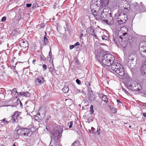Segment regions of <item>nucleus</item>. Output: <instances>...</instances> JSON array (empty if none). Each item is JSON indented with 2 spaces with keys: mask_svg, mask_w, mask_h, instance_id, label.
I'll return each instance as SVG.
<instances>
[{
  "mask_svg": "<svg viewBox=\"0 0 146 146\" xmlns=\"http://www.w3.org/2000/svg\"><path fill=\"white\" fill-rule=\"evenodd\" d=\"M96 57L97 60L103 66L110 65L115 59L114 56L112 54L105 52L98 53Z\"/></svg>",
  "mask_w": 146,
  "mask_h": 146,
  "instance_id": "f257e3e1",
  "label": "nucleus"
},
{
  "mask_svg": "<svg viewBox=\"0 0 146 146\" xmlns=\"http://www.w3.org/2000/svg\"><path fill=\"white\" fill-rule=\"evenodd\" d=\"M111 69L119 76H122L124 74V70L121 65L116 61H114L111 65Z\"/></svg>",
  "mask_w": 146,
  "mask_h": 146,
  "instance_id": "f03ea898",
  "label": "nucleus"
},
{
  "mask_svg": "<svg viewBox=\"0 0 146 146\" xmlns=\"http://www.w3.org/2000/svg\"><path fill=\"white\" fill-rule=\"evenodd\" d=\"M60 133L57 130H53L51 133V140L50 145L55 143H60V139L59 138Z\"/></svg>",
  "mask_w": 146,
  "mask_h": 146,
  "instance_id": "7ed1b4c3",
  "label": "nucleus"
},
{
  "mask_svg": "<svg viewBox=\"0 0 146 146\" xmlns=\"http://www.w3.org/2000/svg\"><path fill=\"white\" fill-rule=\"evenodd\" d=\"M44 79L40 76H38L35 80V82L37 86H40L44 83Z\"/></svg>",
  "mask_w": 146,
  "mask_h": 146,
  "instance_id": "20e7f679",
  "label": "nucleus"
},
{
  "mask_svg": "<svg viewBox=\"0 0 146 146\" xmlns=\"http://www.w3.org/2000/svg\"><path fill=\"white\" fill-rule=\"evenodd\" d=\"M20 114V113L17 111H16L11 116L12 122L13 123L17 122V119Z\"/></svg>",
  "mask_w": 146,
  "mask_h": 146,
  "instance_id": "39448f33",
  "label": "nucleus"
},
{
  "mask_svg": "<svg viewBox=\"0 0 146 146\" xmlns=\"http://www.w3.org/2000/svg\"><path fill=\"white\" fill-rule=\"evenodd\" d=\"M28 45L29 44L27 41H23L20 44V46L25 50H27L28 48Z\"/></svg>",
  "mask_w": 146,
  "mask_h": 146,
  "instance_id": "423d86ee",
  "label": "nucleus"
},
{
  "mask_svg": "<svg viewBox=\"0 0 146 146\" xmlns=\"http://www.w3.org/2000/svg\"><path fill=\"white\" fill-rule=\"evenodd\" d=\"M24 133V136H29L32 134V132L28 129L25 128Z\"/></svg>",
  "mask_w": 146,
  "mask_h": 146,
  "instance_id": "0eeeda50",
  "label": "nucleus"
},
{
  "mask_svg": "<svg viewBox=\"0 0 146 146\" xmlns=\"http://www.w3.org/2000/svg\"><path fill=\"white\" fill-rule=\"evenodd\" d=\"M24 128H21L19 129H18L17 130V132L18 133V134L21 136H24V134L25 132Z\"/></svg>",
  "mask_w": 146,
  "mask_h": 146,
  "instance_id": "6e6552de",
  "label": "nucleus"
},
{
  "mask_svg": "<svg viewBox=\"0 0 146 146\" xmlns=\"http://www.w3.org/2000/svg\"><path fill=\"white\" fill-rule=\"evenodd\" d=\"M19 94L21 96L23 95L26 97H29L30 96V93L27 92H19Z\"/></svg>",
  "mask_w": 146,
  "mask_h": 146,
  "instance_id": "1a4fd4ad",
  "label": "nucleus"
},
{
  "mask_svg": "<svg viewBox=\"0 0 146 146\" xmlns=\"http://www.w3.org/2000/svg\"><path fill=\"white\" fill-rule=\"evenodd\" d=\"M123 1H124L125 2V5H123L124 6V8L125 9L129 10L130 9V6L128 3V2L126 1V0H123Z\"/></svg>",
  "mask_w": 146,
  "mask_h": 146,
  "instance_id": "9d476101",
  "label": "nucleus"
},
{
  "mask_svg": "<svg viewBox=\"0 0 146 146\" xmlns=\"http://www.w3.org/2000/svg\"><path fill=\"white\" fill-rule=\"evenodd\" d=\"M89 29L90 30V33L93 35L96 38H97V36L94 33V29H92V28L91 27H90Z\"/></svg>",
  "mask_w": 146,
  "mask_h": 146,
  "instance_id": "9b49d317",
  "label": "nucleus"
},
{
  "mask_svg": "<svg viewBox=\"0 0 146 146\" xmlns=\"http://www.w3.org/2000/svg\"><path fill=\"white\" fill-rule=\"evenodd\" d=\"M89 97V99L91 101H93L95 98V95L93 94H91L90 93Z\"/></svg>",
  "mask_w": 146,
  "mask_h": 146,
  "instance_id": "f8f14e48",
  "label": "nucleus"
},
{
  "mask_svg": "<svg viewBox=\"0 0 146 146\" xmlns=\"http://www.w3.org/2000/svg\"><path fill=\"white\" fill-rule=\"evenodd\" d=\"M102 2V5L105 6L108 5L109 0H101Z\"/></svg>",
  "mask_w": 146,
  "mask_h": 146,
  "instance_id": "ddd939ff",
  "label": "nucleus"
},
{
  "mask_svg": "<svg viewBox=\"0 0 146 146\" xmlns=\"http://www.w3.org/2000/svg\"><path fill=\"white\" fill-rule=\"evenodd\" d=\"M138 86H140L137 83H136V85L135 86V87L132 88V91H139L141 89L139 88Z\"/></svg>",
  "mask_w": 146,
  "mask_h": 146,
  "instance_id": "4468645a",
  "label": "nucleus"
},
{
  "mask_svg": "<svg viewBox=\"0 0 146 146\" xmlns=\"http://www.w3.org/2000/svg\"><path fill=\"white\" fill-rule=\"evenodd\" d=\"M9 90L11 92V94L12 96L15 95L16 94V93H17L18 95L19 94V93L17 92V91L16 89L15 88L13 89L12 91H11L10 90Z\"/></svg>",
  "mask_w": 146,
  "mask_h": 146,
  "instance_id": "2eb2a0df",
  "label": "nucleus"
},
{
  "mask_svg": "<svg viewBox=\"0 0 146 146\" xmlns=\"http://www.w3.org/2000/svg\"><path fill=\"white\" fill-rule=\"evenodd\" d=\"M44 45H46L48 44V41L47 38L46 37V36H45L44 37Z\"/></svg>",
  "mask_w": 146,
  "mask_h": 146,
  "instance_id": "dca6fc26",
  "label": "nucleus"
},
{
  "mask_svg": "<svg viewBox=\"0 0 146 146\" xmlns=\"http://www.w3.org/2000/svg\"><path fill=\"white\" fill-rule=\"evenodd\" d=\"M80 143L78 141H76L72 144L71 146H79Z\"/></svg>",
  "mask_w": 146,
  "mask_h": 146,
  "instance_id": "f3484780",
  "label": "nucleus"
},
{
  "mask_svg": "<svg viewBox=\"0 0 146 146\" xmlns=\"http://www.w3.org/2000/svg\"><path fill=\"white\" fill-rule=\"evenodd\" d=\"M69 90V88L68 86H65L62 89V91L65 93L68 92Z\"/></svg>",
  "mask_w": 146,
  "mask_h": 146,
  "instance_id": "a211bd4d",
  "label": "nucleus"
},
{
  "mask_svg": "<svg viewBox=\"0 0 146 146\" xmlns=\"http://www.w3.org/2000/svg\"><path fill=\"white\" fill-rule=\"evenodd\" d=\"M101 99L102 101H104L106 103L108 102V98L105 95Z\"/></svg>",
  "mask_w": 146,
  "mask_h": 146,
  "instance_id": "6ab92c4d",
  "label": "nucleus"
},
{
  "mask_svg": "<svg viewBox=\"0 0 146 146\" xmlns=\"http://www.w3.org/2000/svg\"><path fill=\"white\" fill-rule=\"evenodd\" d=\"M90 112L91 115L92 114L94 113V111L93 110V106L92 105H91L90 106Z\"/></svg>",
  "mask_w": 146,
  "mask_h": 146,
  "instance_id": "aec40b11",
  "label": "nucleus"
},
{
  "mask_svg": "<svg viewBox=\"0 0 146 146\" xmlns=\"http://www.w3.org/2000/svg\"><path fill=\"white\" fill-rule=\"evenodd\" d=\"M74 91L76 94L81 92V90H78L76 88L74 87Z\"/></svg>",
  "mask_w": 146,
  "mask_h": 146,
  "instance_id": "412c9836",
  "label": "nucleus"
},
{
  "mask_svg": "<svg viewBox=\"0 0 146 146\" xmlns=\"http://www.w3.org/2000/svg\"><path fill=\"white\" fill-rule=\"evenodd\" d=\"M95 129L93 127H92L91 128V129H89V132L92 133H95Z\"/></svg>",
  "mask_w": 146,
  "mask_h": 146,
  "instance_id": "4be33fe9",
  "label": "nucleus"
},
{
  "mask_svg": "<svg viewBox=\"0 0 146 146\" xmlns=\"http://www.w3.org/2000/svg\"><path fill=\"white\" fill-rule=\"evenodd\" d=\"M144 68V66H142V67L141 69V73H142V74L143 75H144L145 74V73H146L145 71H146V70L145 71L143 70Z\"/></svg>",
  "mask_w": 146,
  "mask_h": 146,
  "instance_id": "5701e85b",
  "label": "nucleus"
},
{
  "mask_svg": "<svg viewBox=\"0 0 146 146\" xmlns=\"http://www.w3.org/2000/svg\"><path fill=\"white\" fill-rule=\"evenodd\" d=\"M49 146H60V143H55L52 144L50 145Z\"/></svg>",
  "mask_w": 146,
  "mask_h": 146,
  "instance_id": "b1692460",
  "label": "nucleus"
},
{
  "mask_svg": "<svg viewBox=\"0 0 146 146\" xmlns=\"http://www.w3.org/2000/svg\"><path fill=\"white\" fill-rule=\"evenodd\" d=\"M38 7L37 3L35 2L34 3L33 5V8H36Z\"/></svg>",
  "mask_w": 146,
  "mask_h": 146,
  "instance_id": "393cba45",
  "label": "nucleus"
},
{
  "mask_svg": "<svg viewBox=\"0 0 146 146\" xmlns=\"http://www.w3.org/2000/svg\"><path fill=\"white\" fill-rule=\"evenodd\" d=\"M0 121L1 122V125H4L7 122L6 121H5V119H2V120H0Z\"/></svg>",
  "mask_w": 146,
  "mask_h": 146,
  "instance_id": "a878e982",
  "label": "nucleus"
},
{
  "mask_svg": "<svg viewBox=\"0 0 146 146\" xmlns=\"http://www.w3.org/2000/svg\"><path fill=\"white\" fill-rule=\"evenodd\" d=\"M97 94L98 95L99 97H100L101 98V99L104 95V94H102L100 93H98Z\"/></svg>",
  "mask_w": 146,
  "mask_h": 146,
  "instance_id": "bb28decb",
  "label": "nucleus"
},
{
  "mask_svg": "<svg viewBox=\"0 0 146 146\" xmlns=\"http://www.w3.org/2000/svg\"><path fill=\"white\" fill-rule=\"evenodd\" d=\"M102 39L103 40H107L108 39V36L105 35H104L102 36Z\"/></svg>",
  "mask_w": 146,
  "mask_h": 146,
  "instance_id": "cd10ccee",
  "label": "nucleus"
},
{
  "mask_svg": "<svg viewBox=\"0 0 146 146\" xmlns=\"http://www.w3.org/2000/svg\"><path fill=\"white\" fill-rule=\"evenodd\" d=\"M127 34V33H123L122 35H120V38L122 40V38L124 37V36H125Z\"/></svg>",
  "mask_w": 146,
  "mask_h": 146,
  "instance_id": "c85d7f7f",
  "label": "nucleus"
},
{
  "mask_svg": "<svg viewBox=\"0 0 146 146\" xmlns=\"http://www.w3.org/2000/svg\"><path fill=\"white\" fill-rule=\"evenodd\" d=\"M122 90L127 95H128L129 94V92L127 91L124 88H122Z\"/></svg>",
  "mask_w": 146,
  "mask_h": 146,
  "instance_id": "c756f323",
  "label": "nucleus"
},
{
  "mask_svg": "<svg viewBox=\"0 0 146 146\" xmlns=\"http://www.w3.org/2000/svg\"><path fill=\"white\" fill-rule=\"evenodd\" d=\"M124 44H123V43H121V46H122L123 47L125 48V47L127 45V44L126 42L125 41L124 42Z\"/></svg>",
  "mask_w": 146,
  "mask_h": 146,
  "instance_id": "7c9ffc66",
  "label": "nucleus"
},
{
  "mask_svg": "<svg viewBox=\"0 0 146 146\" xmlns=\"http://www.w3.org/2000/svg\"><path fill=\"white\" fill-rule=\"evenodd\" d=\"M19 135H20L18 134V133L17 132L16 133H15L14 137L15 138L17 139L19 137Z\"/></svg>",
  "mask_w": 146,
  "mask_h": 146,
  "instance_id": "2f4dec72",
  "label": "nucleus"
},
{
  "mask_svg": "<svg viewBox=\"0 0 146 146\" xmlns=\"http://www.w3.org/2000/svg\"><path fill=\"white\" fill-rule=\"evenodd\" d=\"M133 85H132V84L131 85H128L127 86V88L130 89V90H132V86H133Z\"/></svg>",
  "mask_w": 146,
  "mask_h": 146,
  "instance_id": "473e14b6",
  "label": "nucleus"
},
{
  "mask_svg": "<svg viewBox=\"0 0 146 146\" xmlns=\"http://www.w3.org/2000/svg\"><path fill=\"white\" fill-rule=\"evenodd\" d=\"M6 19V17L5 16L3 17L1 19L2 22H5V21Z\"/></svg>",
  "mask_w": 146,
  "mask_h": 146,
  "instance_id": "72a5a7b5",
  "label": "nucleus"
},
{
  "mask_svg": "<svg viewBox=\"0 0 146 146\" xmlns=\"http://www.w3.org/2000/svg\"><path fill=\"white\" fill-rule=\"evenodd\" d=\"M88 92L89 94L90 93L91 94H93V92L92 90V89L90 88H89L88 91Z\"/></svg>",
  "mask_w": 146,
  "mask_h": 146,
  "instance_id": "f704fd0d",
  "label": "nucleus"
},
{
  "mask_svg": "<svg viewBox=\"0 0 146 146\" xmlns=\"http://www.w3.org/2000/svg\"><path fill=\"white\" fill-rule=\"evenodd\" d=\"M76 82L78 84L80 85L81 84L80 81L78 79H77L76 80Z\"/></svg>",
  "mask_w": 146,
  "mask_h": 146,
  "instance_id": "c9c22d12",
  "label": "nucleus"
},
{
  "mask_svg": "<svg viewBox=\"0 0 146 146\" xmlns=\"http://www.w3.org/2000/svg\"><path fill=\"white\" fill-rule=\"evenodd\" d=\"M42 67H43V68H44V70H46L47 68V67L46 66L45 64H43L42 65Z\"/></svg>",
  "mask_w": 146,
  "mask_h": 146,
  "instance_id": "e433bc0d",
  "label": "nucleus"
},
{
  "mask_svg": "<svg viewBox=\"0 0 146 146\" xmlns=\"http://www.w3.org/2000/svg\"><path fill=\"white\" fill-rule=\"evenodd\" d=\"M70 125H69V127L70 128H71L72 127V125H73V123L72 121H71L69 123Z\"/></svg>",
  "mask_w": 146,
  "mask_h": 146,
  "instance_id": "4c0bfd02",
  "label": "nucleus"
},
{
  "mask_svg": "<svg viewBox=\"0 0 146 146\" xmlns=\"http://www.w3.org/2000/svg\"><path fill=\"white\" fill-rule=\"evenodd\" d=\"M52 57L51 56H50V55H48L47 57V59H48V60H50V61L51 60V57Z\"/></svg>",
  "mask_w": 146,
  "mask_h": 146,
  "instance_id": "58836bf2",
  "label": "nucleus"
},
{
  "mask_svg": "<svg viewBox=\"0 0 146 146\" xmlns=\"http://www.w3.org/2000/svg\"><path fill=\"white\" fill-rule=\"evenodd\" d=\"M75 47L74 45H70V49H72L73 48Z\"/></svg>",
  "mask_w": 146,
  "mask_h": 146,
  "instance_id": "ea45409f",
  "label": "nucleus"
},
{
  "mask_svg": "<svg viewBox=\"0 0 146 146\" xmlns=\"http://www.w3.org/2000/svg\"><path fill=\"white\" fill-rule=\"evenodd\" d=\"M31 4H26V6L27 7H31Z\"/></svg>",
  "mask_w": 146,
  "mask_h": 146,
  "instance_id": "a19ab883",
  "label": "nucleus"
},
{
  "mask_svg": "<svg viewBox=\"0 0 146 146\" xmlns=\"http://www.w3.org/2000/svg\"><path fill=\"white\" fill-rule=\"evenodd\" d=\"M80 45V43L79 42H76L74 44V45L75 46H77L78 45Z\"/></svg>",
  "mask_w": 146,
  "mask_h": 146,
  "instance_id": "79ce46f5",
  "label": "nucleus"
},
{
  "mask_svg": "<svg viewBox=\"0 0 146 146\" xmlns=\"http://www.w3.org/2000/svg\"><path fill=\"white\" fill-rule=\"evenodd\" d=\"M100 128H97V131H96V133H97L98 132V134H99V133H100Z\"/></svg>",
  "mask_w": 146,
  "mask_h": 146,
  "instance_id": "37998d69",
  "label": "nucleus"
},
{
  "mask_svg": "<svg viewBox=\"0 0 146 146\" xmlns=\"http://www.w3.org/2000/svg\"><path fill=\"white\" fill-rule=\"evenodd\" d=\"M117 102L118 104H122V103L120 101V100H117Z\"/></svg>",
  "mask_w": 146,
  "mask_h": 146,
  "instance_id": "c03bdc74",
  "label": "nucleus"
},
{
  "mask_svg": "<svg viewBox=\"0 0 146 146\" xmlns=\"http://www.w3.org/2000/svg\"><path fill=\"white\" fill-rule=\"evenodd\" d=\"M91 11L93 13H96V10L94 9L92 10Z\"/></svg>",
  "mask_w": 146,
  "mask_h": 146,
  "instance_id": "a18cd8bd",
  "label": "nucleus"
},
{
  "mask_svg": "<svg viewBox=\"0 0 146 146\" xmlns=\"http://www.w3.org/2000/svg\"><path fill=\"white\" fill-rule=\"evenodd\" d=\"M41 58L43 61H45L46 60V58L43 56V57H41Z\"/></svg>",
  "mask_w": 146,
  "mask_h": 146,
  "instance_id": "49530a36",
  "label": "nucleus"
},
{
  "mask_svg": "<svg viewBox=\"0 0 146 146\" xmlns=\"http://www.w3.org/2000/svg\"><path fill=\"white\" fill-rule=\"evenodd\" d=\"M48 55H50L51 56H52V52H51V50H50L49 52V54Z\"/></svg>",
  "mask_w": 146,
  "mask_h": 146,
  "instance_id": "de8ad7c7",
  "label": "nucleus"
},
{
  "mask_svg": "<svg viewBox=\"0 0 146 146\" xmlns=\"http://www.w3.org/2000/svg\"><path fill=\"white\" fill-rule=\"evenodd\" d=\"M118 22L119 23V24H121L123 23V21L122 20H121V21L119 20V21H118Z\"/></svg>",
  "mask_w": 146,
  "mask_h": 146,
  "instance_id": "09e8293b",
  "label": "nucleus"
},
{
  "mask_svg": "<svg viewBox=\"0 0 146 146\" xmlns=\"http://www.w3.org/2000/svg\"><path fill=\"white\" fill-rule=\"evenodd\" d=\"M143 115L145 117H146V113H143Z\"/></svg>",
  "mask_w": 146,
  "mask_h": 146,
  "instance_id": "8fccbe9b",
  "label": "nucleus"
},
{
  "mask_svg": "<svg viewBox=\"0 0 146 146\" xmlns=\"http://www.w3.org/2000/svg\"><path fill=\"white\" fill-rule=\"evenodd\" d=\"M12 68L13 69L15 70H16V66H12Z\"/></svg>",
  "mask_w": 146,
  "mask_h": 146,
  "instance_id": "3c124183",
  "label": "nucleus"
},
{
  "mask_svg": "<svg viewBox=\"0 0 146 146\" xmlns=\"http://www.w3.org/2000/svg\"><path fill=\"white\" fill-rule=\"evenodd\" d=\"M132 85L133 86H132V88H134L135 87V86L136 85V83H135V84L134 83L133 84H132Z\"/></svg>",
  "mask_w": 146,
  "mask_h": 146,
  "instance_id": "603ef678",
  "label": "nucleus"
},
{
  "mask_svg": "<svg viewBox=\"0 0 146 146\" xmlns=\"http://www.w3.org/2000/svg\"><path fill=\"white\" fill-rule=\"evenodd\" d=\"M36 60H33L32 62L34 64H35V62H36Z\"/></svg>",
  "mask_w": 146,
  "mask_h": 146,
  "instance_id": "864d4df0",
  "label": "nucleus"
},
{
  "mask_svg": "<svg viewBox=\"0 0 146 146\" xmlns=\"http://www.w3.org/2000/svg\"><path fill=\"white\" fill-rule=\"evenodd\" d=\"M123 0H122V3H123V5H125V2L124 1H123Z\"/></svg>",
  "mask_w": 146,
  "mask_h": 146,
  "instance_id": "5fc2aeb1",
  "label": "nucleus"
},
{
  "mask_svg": "<svg viewBox=\"0 0 146 146\" xmlns=\"http://www.w3.org/2000/svg\"><path fill=\"white\" fill-rule=\"evenodd\" d=\"M14 72H15L16 74H17V72L16 71V70H15V71H14Z\"/></svg>",
  "mask_w": 146,
  "mask_h": 146,
  "instance_id": "6e6d98bb",
  "label": "nucleus"
},
{
  "mask_svg": "<svg viewBox=\"0 0 146 146\" xmlns=\"http://www.w3.org/2000/svg\"><path fill=\"white\" fill-rule=\"evenodd\" d=\"M20 105L21 106H22V103L20 101Z\"/></svg>",
  "mask_w": 146,
  "mask_h": 146,
  "instance_id": "4d7b16f0",
  "label": "nucleus"
},
{
  "mask_svg": "<svg viewBox=\"0 0 146 146\" xmlns=\"http://www.w3.org/2000/svg\"><path fill=\"white\" fill-rule=\"evenodd\" d=\"M143 52H144L145 53H146V49L143 51Z\"/></svg>",
  "mask_w": 146,
  "mask_h": 146,
  "instance_id": "13d9d810",
  "label": "nucleus"
},
{
  "mask_svg": "<svg viewBox=\"0 0 146 146\" xmlns=\"http://www.w3.org/2000/svg\"><path fill=\"white\" fill-rule=\"evenodd\" d=\"M143 66H144V67H146V64H145V65H143Z\"/></svg>",
  "mask_w": 146,
  "mask_h": 146,
  "instance_id": "bf43d9fd",
  "label": "nucleus"
},
{
  "mask_svg": "<svg viewBox=\"0 0 146 146\" xmlns=\"http://www.w3.org/2000/svg\"><path fill=\"white\" fill-rule=\"evenodd\" d=\"M51 50V47H50V50Z\"/></svg>",
  "mask_w": 146,
  "mask_h": 146,
  "instance_id": "052dcab7",
  "label": "nucleus"
},
{
  "mask_svg": "<svg viewBox=\"0 0 146 146\" xmlns=\"http://www.w3.org/2000/svg\"><path fill=\"white\" fill-rule=\"evenodd\" d=\"M108 21L107 20H105V22L106 23V22H107V21Z\"/></svg>",
  "mask_w": 146,
  "mask_h": 146,
  "instance_id": "680f3d73",
  "label": "nucleus"
},
{
  "mask_svg": "<svg viewBox=\"0 0 146 146\" xmlns=\"http://www.w3.org/2000/svg\"><path fill=\"white\" fill-rule=\"evenodd\" d=\"M93 15L94 16H96L97 15H96V14H93Z\"/></svg>",
  "mask_w": 146,
  "mask_h": 146,
  "instance_id": "e2e57ef3",
  "label": "nucleus"
},
{
  "mask_svg": "<svg viewBox=\"0 0 146 146\" xmlns=\"http://www.w3.org/2000/svg\"><path fill=\"white\" fill-rule=\"evenodd\" d=\"M34 117H35V118L36 117H37V116H36V115H35V116H34Z\"/></svg>",
  "mask_w": 146,
  "mask_h": 146,
  "instance_id": "0e129e2a",
  "label": "nucleus"
},
{
  "mask_svg": "<svg viewBox=\"0 0 146 146\" xmlns=\"http://www.w3.org/2000/svg\"><path fill=\"white\" fill-rule=\"evenodd\" d=\"M44 27V26H41V27L43 28Z\"/></svg>",
  "mask_w": 146,
  "mask_h": 146,
  "instance_id": "69168bd1",
  "label": "nucleus"
},
{
  "mask_svg": "<svg viewBox=\"0 0 146 146\" xmlns=\"http://www.w3.org/2000/svg\"><path fill=\"white\" fill-rule=\"evenodd\" d=\"M0 146H4L3 145H1Z\"/></svg>",
  "mask_w": 146,
  "mask_h": 146,
  "instance_id": "338daca9",
  "label": "nucleus"
},
{
  "mask_svg": "<svg viewBox=\"0 0 146 146\" xmlns=\"http://www.w3.org/2000/svg\"><path fill=\"white\" fill-rule=\"evenodd\" d=\"M13 146H15V143L13 145Z\"/></svg>",
  "mask_w": 146,
  "mask_h": 146,
  "instance_id": "774afa93",
  "label": "nucleus"
}]
</instances>
